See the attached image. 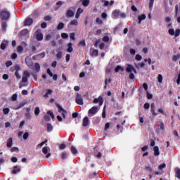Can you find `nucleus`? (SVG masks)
I'll use <instances>...</instances> for the list:
<instances>
[{
  "instance_id": "nucleus-46",
  "label": "nucleus",
  "mask_w": 180,
  "mask_h": 180,
  "mask_svg": "<svg viewBox=\"0 0 180 180\" xmlns=\"http://www.w3.org/2000/svg\"><path fill=\"white\" fill-rule=\"evenodd\" d=\"M70 37L72 40H75V33H74V32L70 33Z\"/></svg>"
},
{
  "instance_id": "nucleus-60",
  "label": "nucleus",
  "mask_w": 180,
  "mask_h": 180,
  "mask_svg": "<svg viewBox=\"0 0 180 180\" xmlns=\"http://www.w3.org/2000/svg\"><path fill=\"white\" fill-rule=\"evenodd\" d=\"M144 109H150V103H146L143 105Z\"/></svg>"
},
{
  "instance_id": "nucleus-26",
  "label": "nucleus",
  "mask_w": 180,
  "mask_h": 180,
  "mask_svg": "<svg viewBox=\"0 0 180 180\" xmlns=\"http://www.w3.org/2000/svg\"><path fill=\"white\" fill-rule=\"evenodd\" d=\"M64 29V22H60L57 27V30H63Z\"/></svg>"
},
{
  "instance_id": "nucleus-18",
  "label": "nucleus",
  "mask_w": 180,
  "mask_h": 180,
  "mask_svg": "<svg viewBox=\"0 0 180 180\" xmlns=\"http://www.w3.org/2000/svg\"><path fill=\"white\" fill-rule=\"evenodd\" d=\"M68 53H72L74 49L72 48V43L70 42L68 44Z\"/></svg>"
},
{
  "instance_id": "nucleus-35",
  "label": "nucleus",
  "mask_w": 180,
  "mask_h": 180,
  "mask_svg": "<svg viewBox=\"0 0 180 180\" xmlns=\"http://www.w3.org/2000/svg\"><path fill=\"white\" fill-rule=\"evenodd\" d=\"M67 157H68V154L66 152H63L61 154V158L62 160H65L67 159Z\"/></svg>"
},
{
  "instance_id": "nucleus-49",
  "label": "nucleus",
  "mask_w": 180,
  "mask_h": 180,
  "mask_svg": "<svg viewBox=\"0 0 180 180\" xmlns=\"http://www.w3.org/2000/svg\"><path fill=\"white\" fill-rule=\"evenodd\" d=\"M169 34H171V36H174L175 34V30H174V29L169 30Z\"/></svg>"
},
{
  "instance_id": "nucleus-30",
  "label": "nucleus",
  "mask_w": 180,
  "mask_h": 180,
  "mask_svg": "<svg viewBox=\"0 0 180 180\" xmlns=\"http://www.w3.org/2000/svg\"><path fill=\"white\" fill-rule=\"evenodd\" d=\"M78 46H82V47H85L86 46V43L85 42V39L80 41L78 44Z\"/></svg>"
},
{
  "instance_id": "nucleus-51",
  "label": "nucleus",
  "mask_w": 180,
  "mask_h": 180,
  "mask_svg": "<svg viewBox=\"0 0 180 180\" xmlns=\"http://www.w3.org/2000/svg\"><path fill=\"white\" fill-rule=\"evenodd\" d=\"M154 6V0H150L149 8L151 9Z\"/></svg>"
},
{
  "instance_id": "nucleus-33",
  "label": "nucleus",
  "mask_w": 180,
  "mask_h": 180,
  "mask_svg": "<svg viewBox=\"0 0 180 180\" xmlns=\"http://www.w3.org/2000/svg\"><path fill=\"white\" fill-rule=\"evenodd\" d=\"M162 79H163L162 75L159 74L158 76V82L160 84H162Z\"/></svg>"
},
{
  "instance_id": "nucleus-20",
  "label": "nucleus",
  "mask_w": 180,
  "mask_h": 180,
  "mask_svg": "<svg viewBox=\"0 0 180 180\" xmlns=\"http://www.w3.org/2000/svg\"><path fill=\"white\" fill-rule=\"evenodd\" d=\"M146 16L145 14H142L141 15H139L138 17L139 19V23H141L142 20H144L146 19Z\"/></svg>"
},
{
  "instance_id": "nucleus-59",
  "label": "nucleus",
  "mask_w": 180,
  "mask_h": 180,
  "mask_svg": "<svg viewBox=\"0 0 180 180\" xmlns=\"http://www.w3.org/2000/svg\"><path fill=\"white\" fill-rule=\"evenodd\" d=\"M15 75L18 79H20V75H19V72L18 70L15 71Z\"/></svg>"
},
{
  "instance_id": "nucleus-62",
  "label": "nucleus",
  "mask_w": 180,
  "mask_h": 180,
  "mask_svg": "<svg viewBox=\"0 0 180 180\" xmlns=\"http://www.w3.org/2000/svg\"><path fill=\"white\" fill-rule=\"evenodd\" d=\"M41 27L42 29H46V27H47V23H46V22H42V23L41 24Z\"/></svg>"
},
{
  "instance_id": "nucleus-14",
  "label": "nucleus",
  "mask_w": 180,
  "mask_h": 180,
  "mask_svg": "<svg viewBox=\"0 0 180 180\" xmlns=\"http://www.w3.org/2000/svg\"><path fill=\"white\" fill-rule=\"evenodd\" d=\"M119 15H120V11H119L117 10H115L112 12V18H113V19H117V18H119Z\"/></svg>"
},
{
  "instance_id": "nucleus-48",
  "label": "nucleus",
  "mask_w": 180,
  "mask_h": 180,
  "mask_svg": "<svg viewBox=\"0 0 180 180\" xmlns=\"http://www.w3.org/2000/svg\"><path fill=\"white\" fill-rule=\"evenodd\" d=\"M11 99L12 101H15L18 99V94H14L12 96H11Z\"/></svg>"
},
{
  "instance_id": "nucleus-9",
  "label": "nucleus",
  "mask_w": 180,
  "mask_h": 180,
  "mask_svg": "<svg viewBox=\"0 0 180 180\" xmlns=\"http://www.w3.org/2000/svg\"><path fill=\"white\" fill-rule=\"evenodd\" d=\"M89 115H96L98 113V107L94 106L89 110Z\"/></svg>"
},
{
  "instance_id": "nucleus-41",
  "label": "nucleus",
  "mask_w": 180,
  "mask_h": 180,
  "mask_svg": "<svg viewBox=\"0 0 180 180\" xmlns=\"http://www.w3.org/2000/svg\"><path fill=\"white\" fill-rule=\"evenodd\" d=\"M1 27L3 30H6V27H8V25L6 24V22H2Z\"/></svg>"
},
{
  "instance_id": "nucleus-3",
  "label": "nucleus",
  "mask_w": 180,
  "mask_h": 180,
  "mask_svg": "<svg viewBox=\"0 0 180 180\" xmlns=\"http://www.w3.org/2000/svg\"><path fill=\"white\" fill-rule=\"evenodd\" d=\"M51 116V117H50ZM44 119L45 120V122H50V120H51V119H54V113H53L52 111H48L46 115H45L44 116Z\"/></svg>"
},
{
  "instance_id": "nucleus-44",
  "label": "nucleus",
  "mask_w": 180,
  "mask_h": 180,
  "mask_svg": "<svg viewBox=\"0 0 180 180\" xmlns=\"http://www.w3.org/2000/svg\"><path fill=\"white\" fill-rule=\"evenodd\" d=\"M96 23H98V25H102V23H103V21H102V20H101V18H97L96 19Z\"/></svg>"
},
{
  "instance_id": "nucleus-4",
  "label": "nucleus",
  "mask_w": 180,
  "mask_h": 180,
  "mask_svg": "<svg viewBox=\"0 0 180 180\" xmlns=\"http://www.w3.org/2000/svg\"><path fill=\"white\" fill-rule=\"evenodd\" d=\"M75 102L77 103V105H84V98H82V96L79 94H77V96L75 98Z\"/></svg>"
},
{
  "instance_id": "nucleus-2",
  "label": "nucleus",
  "mask_w": 180,
  "mask_h": 180,
  "mask_svg": "<svg viewBox=\"0 0 180 180\" xmlns=\"http://www.w3.org/2000/svg\"><path fill=\"white\" fill-rule=\"evenodd\" d=\"M0 18L2 20H8L11 18V13L6 11H2L0 13Z\"/></svg>"
},
{
  "instance_id": "nucleus-56",
  "label": "nucleus",
  "mask_w": 180,
  "mask_h": 180,
  "mask_svg": "<svg viewBox=\"0 0 180 180\" xmlns=\"http://www.w3.org/2000/svg\"><path fill=\"white\" fill-rule=\"evenodd\" d=\"M99 49L100 50H103V49H105V43L103 42L101 43L99 45Z\"/></svg>"
},
{
  "instance_id": "nucleus-24",
  "label": "nucleus",
  "mask_w": 180,
  "mask_h": 180,
  "mask_svg": "<svg viewBox=\"0 0 180 180\" xmlns=\"http://www.w3.org/2000/svg\"><path fill=\"white\" fill-rule=\"evenodd\" d=\"M67 16L68 18H72V16H74V11L72 10H68L67 11Z\"/></svg>"
},
{
  "instance_id": "nucleus-21",
  "label": "nucleus",
  "mask_w": 180,
  "mask_h": 180,
  "mask_svg": "<svg viewBox=\"0 0 180 180\" xmlns=\"http://www.w3.org/2000/svg\"><path fill=\"white\" fill-rule=\"evenodd\" d=\"M8 44V41H4L1 45H0V49H1V50H5V49H6V44Z\"/></svg>"
},
{
  "instance_id": "nucleus-52",
  "label": "nucleus",
  "mask_w": 180,
  "mask_h": 180,
  "mask_svg": "<svg viewBox=\"0 0 180 180\" xmlns=\"http://www.w3.org/2000/svg\"><path fill=\"white\" fill-rule=\"evenodd\" d=\"M25 106V103H20L16 108V109H21V108H23Z\"/></svg>"
},
{
  "instance_id": "nucleus-50",
  "label": "nucleus",
  "mask_w": 180,
  "mask_h": 180,
  "mask_svg": "<svg viewBox=\"0 0 180 180\" xmlns=\"http://www.w3.org/2000/svg\"><path fill=\"white\" fill-rule=\"evenodd\" d=\"M179 34H180V30L179 29L176 30V31L174 32L175 37H178V36H179Z\"/></svg>"
},
{
  "instance_id": "nucleus-15",
  "label": "nucleus",
  "mask_w": 180,
  "mask_h": 180,
  "mask_svg": "<svg viewBox=\"0 0 180 180\" xmlns=\"http://www.w3.org/2000/svg\"><path fill=\"white\" fill-rule=\"evenodd\" d=\"M13 144V140L12 137H11V138H9V139L7 140V144H6V146H7V147H8V148H11V147H12Z\"/></svg>"
},
{
  "instance_id": "nucleus-27",
  "label": "nucleus",
  "mask_w": 180,
  "mask_h": 180,
  "mask_svg": "<svg viewBox=\"0 0 180 180\" xmlns=\"http://www.w3.org/2000/svg\"><path fill=\"white\" fill-rule=\"evenodd\" d=\"M111 82H112V80L110 79H105L104 89H106V88H108V84H110Z\"/></svg>"
},
{
  "instance_id": "nucleus-40",
  "label": "nucleus",
  "mask_w": 180,
  "mask_h": 180,
  "mask_svg": "<svg viewBox=\"0 0 180 180\" xmlns=\"http://www.w3.org/2000/svg\"><path fill=\"white\" fill-rule=\"evenodd\" d=\"M176 176L179 179H180V169H176Z\"/></svg>"
},
{
  "instance_id": "nucleus-36",
  "label": "nucleus",
  "mask_w": 180,
  "mask_h": 180,
  "mask_svg": "<svg viewBox=\"0 0 180 180\" xmlns=\"http://www.w3.org/2000/svg\"><path fill=\"white\" fill-rule=\"evenodd\" d=\"M9 112H11V109H9V108H6L3 109V113L4 115H8Z\"/></svg>"
},
{
  "instance_id": "nucleus-64",
  "label": "nucleus",
  "mask_w": 180,
  "mask_h": 180,
  "mask_svg": "<svg viewBox=\"0 0 180 180\" xmlns=\"http://www.w3.org/2000/svg\"><path fill=\"white\" fill-rule=\"evenodd\" d=\"M165 167H166V165L165 164H162V165H159L158 169H164Z\"/></svg>"
},
{
  "instance_id": "nucleus-17",
  "label": "nucleus",
  "mask_w": 180,
  "mask_h": 180,
  "mask_svg": "<svg viewBox=\"0 0 180 180\" xmlns=\"http://www.w3.org/2000/svg\"><path fill=\"white\" fill-rule=\"evenodd\" d=\"M18 172H20V168L18 167V165L13 167V169L12 171V174H16Z\"/></svg>"
},
{
  "instance_id": "nucleus-63",
  "label": "nucleus",
  "mask_w": 180,
  "mask_h": 180,
  "mask_svg": "<svg viewBox=\"0 0 180 180\" xmlns=\"http://www.w3.org/2000/svg\"><path fill=\"white\" fill-rule=\"evenodd\" d=\"M12 162H18V158L16 157H12L11 158Z\"/></svg>"
},
{
  "instance_id": "nucleus-32",
  "label": "nucleus",
  "mask_w": 180,
  "mask_h": 180,
  "mask_svg": "<svg viewBox=\"0 0 180 180\" xmlns=\"http://www.w3.org/2000/svg\"><path fill=\"white\" fill-rule=\"evenodd\" d=\"M83 6H88L89 5V0H82Z\"/></svg>"
},
{
  "instance_id": "nucleus-6",
  "label": "nucleus",
  "mask_w": 180,
  "mask_h": 180,
  "mask_svg": "<svg viewBox=\"0 0 180 180\" xmlns=\"http://www.w3.org/2000/svg\"><path fill=\"white\" fill-rule=\"evenodd\" d=\"M99 103L100 106H102L103 105V96H98V98L94 99V103Z\"/></svg>"
},
{
  "instance_id": "nucleus-42",
  "label": "nucleus",
  "mask_w": 180,
  "mask_h": 180,
  "mask_svg": "<svg viewBox=\"0 0 180 180\" xmlns=\"http://www.w3.org/2000/svg\"><path fill=\"white\" fill-rule=\"evenodd\" d=\"M143 89H145V91H146V92H148V84H147V83H143Z\"/></svg>"
},
{
  "instance_id": "nucleus-57",
  "label": "nucleus",
  "mask_w": 180,
  "mask_h": 180,
  "mask_svg": "<svg viewBox=\"0 0 180 180\" xmlns=\"http://www.w3.org/2000/svg\"><path fill=\"white\" fill-rule=\"evenodd\" d=\"M44 20L45 21H50V20H51V16H50V15H46V16H45L44 17Z\"/></svg>"
},
{
  "instance_id": "nucleus-28",
  "label": "nucleus",
  "mask_w": 180,
  "mask_h": 180,
  "mask_svg": "<svg viewBox=\"0 0 180 180\" xmlns=\"http://www.w3.org/2000/svg\"><path fill=\"white\" fill-rule=\"evenodd\" d=\"M179 58H180V54L174 55L172 57V61L175 62V61L179 60Z\"/></svg>"
},
{
  "instance_id": "nucleus-8",
  "label": "nucleus",
  "mask_w": 180,
  "mask_h": 180,
  "mask_svg": "<svg viewBox=\"0 0 180 180\" xmlns=\"http://www.w3.org/2000/svg\"><path fill=\"white\" fill-rule=\"evenodd\" d=\"M42 153L44 154H46V158H50V157H51V153H49V147L45 146L42 148Z\"/></svg>"
},
{
  "instance_id": "nucleus-29",
  "label": "nucleus",
  "mask_w": 180,
  "mask_h": 180,
  "mask_svg": "<svg viewBox=\"0 0 180 180\" xmlns=\"http://www.w3.org/2000/svg\"><path fill=\"white\" fill-rule=\"evenodd\" d=\"M34 67H35V70L37 71V72H39V71H40V64L39 63H36L34 64Z\"/></svg>"
},
{
  "instance_id": "nucleus-47",
  "label": "nucleus",
  "mask_w": 180,
  "mask_h": 180,
  "mask_svg": "<svg viewBox=\"0 0 180 180\" xmlns=\"http://www.w3.org/2000/svg\"><path fill=\"white\" fill-rule=\"evenodd\" d=\"M28 138H29V133H28V132H25V133L23 134V139H24V140H27Z\"/></svg>"
},
{
  "instance_id": "nucleus-1",
  "label": "nucleus",
  "mask_w": 180,
  "mask_h": 180,
  "mask_svg": "<svg viewBox=\"0 0 180 180\" xmlns=\"http://www.w3.org/2000/svg\"><path fill=\"white\" fill-rule=\"evenodd\" d=\"M126 71L129 73V79H134V74H137V70L132 65L128 64ZM134 72V74L131 73Z\"/></svg>"
},
{
  "instance_id": "nucleus-7",
  "label": "nucleus",
  "mask_w": 180,
  "mask_h": 180,
  "mask_svg": "<svg viewBox=\"0 0 180 180\" xmlns=\"http://www.w3.org/2000/svg\"><path fill=\"white\" fill-rule=\"evenodd\" d=\"M30 77V73L27 71H25L22 78V82H27V78Z\"/></svg>"
},
{
  "instance_id": "nucleus-38",
  "label": "nucleus",
  "mask_w": 180,
  "mask_h": 180,
  "mask_svg": "<svg viewBox=\"0 0 180 180\" xmlns=\"http://www.w3.org/2000/svg\"><path fill=\"white\" fill-rule=\"evenodd\" d=\"M70 25L72 26H78V20H73L70 22Z\"/></svg>"
},
{
  "instance_id": "nucleus-23",
  "label": "nucleus",
  "mask_w": 180,
  "mask_h": 180,
  "mask_svg": "<svg viewBox=\"0 0 180 180\" xmlns=\"http://www.w3.org/2000/svg\"><path fill=\"white\" fill-rule=\"evenodd\" d=\"M115 72H119V71H124V68L123 67L118 65L115 68Z\"/></svg>"
},
{
  "instance_id": "nucleus-43",
  "label": "nucleus",
  "mask_w": 180,
  "mask_h": 180,
  "mask_svg": "<svg viewBox=\"0 0 180 180\" xmlns=\"http://www.w3.org/2000/svg\"><path fill=\"white\" fill-rule=\"evenodd\" d=\"M17 51L18 53H22V51H23V46H18L17 48Z\"/></svg>"
},
{
  "instance_id": "nucleus-31",
  "label": "nucleus",
  "mask_w": 180,
  "mask_h": 180,
  "mask_svg": "<svg viewBox=\"0 0 180 180\" xmlns=\"http://www.w3.org/2000/svg\"><path fill=\"white\" fill-rule=\"evenodd\" d=\"M47 131H53V125L51 123L47 124Z\"/></svg>"
},
{
  "instance_id": "nucleus-22",
  "label": "nucleus",
  "mask_w": 180,
  "mask_h": 180,
  "mask_svg": "<svg viewBox=\"0 0 180 180\" xmlns=\"http://www.w3.org/2000/svg\"><path fill=\"white\" fill-rule=\"evenodd\" d=\"M37 40L39 41H41V40H43V34L41 32H39L37 34Z\"/></svg>"
},
{
  "instance_id": "nucleus-45",
  "label": "nucleus",
  "mask_w": 180,
  "mask_h": 180,
  "mask_svg": "<svg viewBox=\"0 0 180 180\" xmlns=\"http://www.w3.org/2000/svg\"><path fill=\"white\" fill-rule=\"evenodd\" d=\"M62 39H68V34L67 33H62L61 34Z\"/></svg>"
},
{
  "instance_id": "nucleus-5",
  "label": "nucleus",
  "mask_w": 180,
  "mask_h": 180,
  "mask_svg": "<svg viewBox=\"0 0 180 180\" xmlns=\"http://www.w3.org/2000/svg\"><path fill=\"white\" fill-rule=\"evenodd\" d=\"M57 108L58 109L59 113H61L62 117L63 119H65V115H67V111L63 108L60 105H57Z\"/></svg>"
},
{
  "instance_id": "nucleus-58",
  "label": "nucleus",
  "mask_w": 180,
  "mask_h": 180,
  "mask_svg": "<svg viewBox=\"0 0 180 180\" xmlns=\"http://www.w3.org/2000/svg\"><path fill=\"white\" fill-rule=\"evenodd\" d=\"M46 72L49 75V77H53V72H51V70H50V68L47 69Z\"/></svg>"
},
{
  "instance_id": "nucleus-13",
  "label": "nucleus",
  "mask_w": 180,
  "mask_h": 180,
  "mask_svg": "<svg viewBox=\"0 0 180 180\" xmlns=\"http://www.w3.org/2000/svg\"><path fill=\"white\" fill-rule=\"evenodd\" d=\"M153 151L155 157H158V155H160V148H158V146H155L153 148Z\"/></svg>"
},
{
  "instance_id": "nucleus-19",
  "label": "nucleus",
  "mask_w": 180,
  "mask_h": 180,
  "mask_svg": "<svg viewBox=\"0 0 180 180\" xmlns=\"http://www.w3.org/2000/svg\"><path fill=\"white\" fill-rule=\"evenodd\" d=\"M29 33V30L28 29H24L20 31V36H26Z\"/></svg>"
},
{
  "instance_id": "nucleus-16",
  "label": "nucleus",
  "mask_w": 180,
  "mask_h": 180,
  "mask_svg": "<svg viewBox=\"0 0 180 180\" xmlns=\"http://www.w3.org/2000/svg\"><path fill=\"white\" fill-rule=\"evenodd\" d=\"M98 54H99V51H98V49H94L90 53V56H91V57H98Z\"/></svg>"
},
{
  "instance_id": "nucleus-55",
  "label": "nucleus",
  "mask_w": 180,
  "mask_h": 180,
  "mask_svg": "<svg viewBox=\"0 0 180 180\" xmlns=\"http://www.w3.org/2000/svg\"><path fill=\"white\" fill-rule=\"evenodd\" d=\"M103 41H105L106 43H108V41H109V37L108 36H104L103 37Z\"/></svg>"
},
{
  "instance_id": "nucleus-10",
  "label": "nucleus",
  "mask_w": 180,
  "mask_h": 180,
  "mask_svg": "<svg viewBox=\"0 0 180 180\" xmlns=\"http://www.w3.org/2000/svg\"><path fill=\"white\" fill-rule=\"evenodd\" d=\"M150 112L153 116H157V115H158L157 112H155V105L154 103H152L150 105Z\"/></svg>"
},
{
  "instance_id": "nucleus-53",
  "label": "nucleus",
  "mask_w": 180,
  "mask_h": 180,
  "mask_svg": "<svg viewBox=\"0 0 180 180\" xmlns=\"http://www.w3.org/2000/svg\"><path fill=\"white\" fill-rule=\"evenodd\" d=\"M79 11H81V8H78V9H77V13H76V15H75L76 19H78V18H79V15H81V14L79 13Z\"/></svg>"
},
{
  "instance_id": "nucleus-25",
  "label": "nucleus",
  "mask_w": 180,
  "mask_h": 180,
  "mask_svg": "<svg viewBox=\"0 0 180 180\" xmlns=\"http://www.w3.org/2000/svg\"><path fill=\"white\" fill-rule=\"evenodd\" d=\"M51 94H53V90L48 89L46 94L44 95V98H49V95H51Z\"/></svg>"
},
{
  "instance_id": "nucleus-61",
  "label": "nucleus",
  "mask_w": 180,
  "mask_h": 180,
  "mask_svg": "<svg viewBox=\"0 0 180 180\" xmlns=\"http://www.w3.org/2000/svg\"><path fill=\"white\" fill-rule=\"evenodd\" d=\"M147 98L148 99H153V94L148 93V91H147Z\"/></svg>"
},
{
  "instance_id": "nucleus-11",
  "label": "nucleus",
  "mask_w": 180,
  "mask_h": 180,
  "mask_svg": "<svg viewBox=\"0 0 180 180\" xmlns=\"http://www.w3.org/2000/svg\"><path fill=\"white\" fill-rule=\"evenodd\" d=\"M33 25V19L27 18L24 22V26H32Z\"/></svg>"
},
{
  "instance_id": "nucleus-34",
  "label": "nucleus",
  "mask_w": 180,
  "mask_h": 180,
  "mask_svg": "<svg viewBox=\"0 0 180 180\" xmlns=\"http://www.w3.org/2000/svg\"><path fill=\"white\" fill-rule=\"evenodd\" d=\"M71 153L72 154H78V150H77V148H75V147L72 146L71 147Z\"/></svg>"
},
{
  "instance_id": "nucleus-39",
  "label": "nucleus",
  "mask_w": 180,
  "mask_h": 180,
  "mask_svg": "<svg viewBox=\"0 0 180 180\" xmlns=\"http://www.w3.org/2000/svg\"><path fill=\"white\" fill-rule=\"evenodd\" d=\"M143 57L140 54L136 55L135 60H136L137 61H141Z\"/></svg>"
},
{
  "instance_id": "nucleus-54",
  "label": "nucleus",
  "mask_w": 180,
  "mask_h": 180,
  "mask_svg": "<svg viewBox=\"0 0 180 180\" xmlns=\"http://www.w3.org/2000/svg\"><path fill=\"white\" fill-rule=\"evenodd\" d=\"M11 65H12V60H8L6 62V67H11Z\"/></svg>"
},
{
  "instance_id": "nucleus-12",
  "label": "nucleus",
  "mask_w": 180,
  "mask_h": 180,
  "mask_svg": "<svg viewBox=\"0 0 180 180\" xmlns=\"http://www.w3.org/2000/svg\"><path fill=\"white\" fill-rule=\"evenodd\" d=\"M88 124H89V118H88V117H85L83 119L82 126H83V127H86V126H88Z\"/></svg>"
},
{
  "instance_id": "nucleus-37",
  "label": "nucleus",
  "mask_w": 180,
  "mask_h": 180,
  "mask_svg": "<svg viewBox=\"0 0 180 180\" xmlns=\"http://www.w3.org/2000/svg\"><path fill=\"white\" fill-rule=\"evenodd\" d=\"M40 114V108L39 107H37L34 110V115L35 116H39Z\"/></svg>"
}]
</instances>
